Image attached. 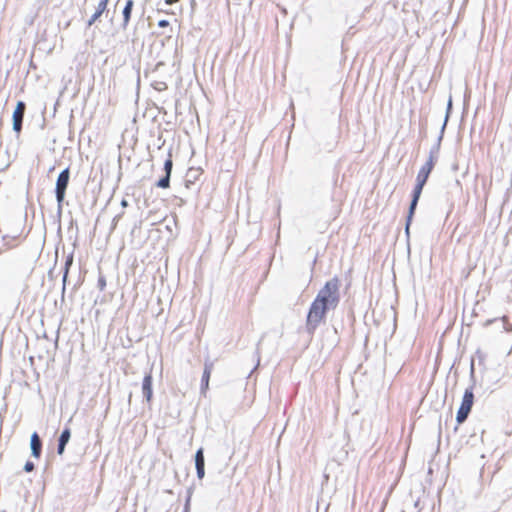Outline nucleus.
Instances as JSON below:
<instances>
[{"mask_svg":"<svg viewBox=\"0 0 512 512\" xmlns=\"http://www.w3.org/2000/svg\"><path fill=\"white\" fill-rule=\"evenodd\" d=\"M434 165H435V159L431 155L429 157V159L427 160V162L420 168V170L418 172V175L416 178V186L413 190V197H412V201H411V204L409 207V212H408L407 221H406V230L407 231L412 222V218L414 216L415 209H416L418 200L421 196L423 187L426 184L428 177L434 168Z\"/></svg>","mask_w":512,"mask_h":512,"instance_id":"nucleus-1","label":"nucleus"},{"mask_svg":"<svg viewBox=\"0 0 512 512\" xmlns=\"http://www.w3.org/2000/svg\"><path fill=\"white\" fill-rule=\"evenodd\" d=\"M339 288L340 280L334 277L324 284L315 298L320 299V302L329 309H335L340 301Z\"/></svg>","mask_w":512,"mask_h":512,"instance_id":"nucleus-2","label":"nucleus"},{"mask_svg":"<svg viewBox=\"0 0 512 512\" xmlns=\"http://www.w3.org/2000/svg\"><path fill=\"white\" fill-rule=\"evenodd\" d=\"M329 310L327 306L320 302V299H314L308 311L306 325L307 328L313 332L319 324L325 319L326 313Z\"/></svg>","mask_w":512,"mask_h":512,"instance_id":"nucleus-3","label":"nucleus"},{"mask_svg":"<svg viewBox=\"0 0 512 512\" xmlns=\"http://www.w3.org/2000/svg\"><path fill=\"white\" fill-rule=\"evenodd\" d=\"M473 403H474L473 390H472V388H468L464 392L461 405L457 411L456 420L459 424L463 423L467 419V417L472 409Z\"/></svg>","mask_w":512,"mask_h":512,"instance_id":"nucleus-4","label":"nucleus"},{"mask_svg":"<svg viewBox=\"0 0 512 512\" xmlns=\"http://www.w3.org/2000/svg\"><path fill=\"white\" fill-rule=\"evenodd\" d=\"M70 179V169L67 167L64 169L57 178L55 194L59 206L63 203L65 198L66 189L68 187Z\"/></svg>","mask_w":512,"mask_h":512,"instance_id":"nucleus-5","label":"nucleus"},{"mask_svg":"<svg viewBox=\"0 0 512 512\" xmlns=\"http://www.w3.org/2000/svg\"><path fill=\"white\" fill-rule=\"evenodd\" d=\"M25 109H26L25 103L23 101H19L16 105L14 112H13V129L17 133H19L22 129V121H23Z\"/></svg>","mask_w":512,"mask_h":512,"instance_id":"nucleus-6","label":"nucleus"},{"mask_svg":"<svg viewBox=\"0 0 512 512\" xmlns=\"http://www.w3.org/2000/svg\"><path fill=\"white\" fill-rule=\"evenodd\" d=\"M109 0H100L97 4V7L95 9V12L92 14L90 19L87 22V25L90 27L92 26L107 10Z\"/></svg>","mask_w":512,"mask_h":512,"instance_id":"nucleus-7","label":"nucleus"},{"mask_svg":"<svg viewBox=\"0 0 512 512\" xmlns=\"http://www.w3.org/2000/svg\"><path fill=\"white\" fill-rule=\"evenodd\" d=\"M195 464H196V470H197V476L199 479H202L205 475V469H204V454L203 449L200 448L195 455Z\"/></svg>","mask_w":512,"mask_h":512,"instance_id":"nucleus-8","label":"nucleus"},{"mask_svg":"<svg viewBox=\"0 0 512 512\" xmlns=\"http://www.w3.org/2000/svg\"><path fill=\"white\" fill-rule=\"evenodd\" d=\"M142 391L143 394L148 402L151 401L152 398V375L151 373H148L144 376L143 382H142Z\"/></svg>","mask_w":512,"mask_h":512,"instance_id":"nucleus-9","label":"nucleus"},{"mask_svg":"<svg viewBox=\"0 0 512 512\" xmlns=\"http://www.w3.org/2000/svg\"><path fill=\"white\" fill-rule=\"evenodd\" d=\"M31 451H32V455L35 457V458H39L40 455H41V451H42V442L39 438V435L34 432L32 435H31Z\"/></svg>","mask_w":512,"mask_h":512,"instance_id":"nucleus-10","label":"nucleus"},{"mask_svg":"<svg viewBox=\"0 0 512 512\" xmlns=\"http://www.w3.org/2000/svg\"><path fill=\"white\" fill-rule=\"evenodd\" d=\"M70 436H71L70 428H65L59 437V443H58V449H57V452L59 455L63 454L65 446L70 439Z\"/></svg>","mask_w":512,"mask_h":512,"instance_id":"nucleus-11","label":"nucleus"},{"mask_svg":"<svg viewBox=\"0 0 512 512\" xmlns=\"http://www.w3.org/2000/svg\"><path fill=\"white\" fill-rule=\"evenodd\" d=\"M134 6V0H126V4L123 9V23L122 26L126 28L130 22L131 19V13Z\"/></svg>","mask_w":512,"mask_h":512,"instance_id":"nucleus-12","label":"nucleus"},{"mask_svg":"<svg viewBox=\"0 0 512 512\" xmlns=\"http://www.w3.org/2000/svg\"><path fill=\"white\" fill-rule=\"evenodd\" d=\"M213 365L211 363L205 364L201 384H202V390L206 391L209 387V380L211 376Z\"/></svg>","mask_w":512,"mask_h":512,"instance_id":"nucleus-13","label":"nucleus"},{"mask_svg":"<svg viewBox=\"0 0 512 512\" xmlns=\"http://www.w3.org/2000/svg\"><path fill=\"white\" fill-rule=\"evenodd\" d=\"M492 185H493L492 177H490L489 179H487V178L483 179L482 188H483L486 196H488L490 194Z\"/></svg>","mask_w":512,"mask_h":512,"instance_id":"nucleus-14","label":"nucleus"},{"mask_svg":"<svg viewBox=\"0 0 512 512\" xmlns=\"http://www.w3.org/2000/svg\"><path fill=\"white\" fill-rule=\"evenodd\" d=\"M172 166H173V161H172V156L170 154L168 159L164 163V169H165L166 175H168V177H170V175H171Z\"/></svg>","mask_w":512,"mask_h":512,"instance_id":"nucleus-15","label":"nucleus"},{"mask_svg":"<svg viewBox=\"0 0 512 512\" xmlns=\"http://www.w3.org/2000/svg\"><path fill=\"white\" fill-rule=\"evenodd\" d=\"M169 185H170V177H168V175H165V177L161 178L157 182V186L160 187V188H163V189L168 188Z\"/></svg>","mask_w":512,"mask_h":512,"instance_id":"nucleus-16","label":"nucleus"},{"mask_svg":"<svg viewBox=\"0 0 512 512\" xmlns=\"http://www.w3.org/2000/svg\"><path fill=\"white\" fill-rule=\"evenodd\" d=\"M72 257H69L65 263V272H64V275H63V281L65 282L66 281V278L68 276V272H69V267L70 265L72 264Z\"/></svg>","mask_w":512,"mask_h":512,"instance_id":"nucleus-17","label":"nucleus"},{"mask_svg":"<svg viewBox=\"0 0 512 512\" xmlns=\"http://www.w3.org/2000/svg\"><path fill=\"white\" fill-rule=\"evenodd\" d=\"M35 466L31 461H27L24 465V470L26 472H32L34 470Z\"/></svg>","mask_w":512,"mask_h":512,"instance_id":"nucleus-18","label":"nucleus"},{"mask_svg":"<svg viewBox=\"0 0 512 512\" xmlns=\"http://www.w3.org/2000/svg\"><path fill=\"white\" fill-rule=\"evenodd\" d=\"M158 26L162 27V28L168 27L169 26V21L168 20H160L158 22Z\"/></svg>","mask_w":512,"mask_h":512,"instance_id":"nucleus-19","label":"nucleus"},{"mask_svg":"<svg viewBox=\"0 0 512 512\" xmlns=\"http://www.w3.org/2000/svg\"><path fill=\"white\" fill-rule=\"evenodd\" d=\"M155 88L159 91L165 90L167 88L166 84L164 82L158 83V86H155Z\"/></svg>","mask_w":512,"mask_h":512,"instance_id":"nucleus-20","label":"nucleus"},{"mask_svg":"<svg viewBox=\"0 0 512 512\" xmlns=\"http://www.w3.org/2000/svg\"><path fill=\"white\" fill-rule=\"evenodd\" d=\"M505 329H506V331H509V332L512 331V325H510V322H507V324L505 325Z\"/></svg>","mask_w":512,"mask_h":512,"instance_id":"nucleus-21","label":"nucleus"},{"mask_svg":"<svg viewBox=\"0 0 512 512\" xmlns=\"http://www.w3.org/2000/svg\"><path fill=\"white\" fill-rule=\"evenodd\" d=\"M179 0H165V3L168 5H172L174 3H177Z\"/></svg>","mask_w":512,"mask_h":512,"instance_id":"nucleus-22","label":"nucleus"},{"mask_svg":"<svg viewBox=\"0 0 512 512\" xmlns=\"http://www.w3.org/2000/svg\"><path fill=\"white\" fill-rule=\"evenodd\" d=\"M501 319H502V322L504 323V325H506L507 322H508V317L507 316H503Z\"/></svg>","mask_w":512,"mask_h":512,"instance_id":"nucleus-23","label":"nucleus"},{"mask_svg":"<svg viewBox=\"0 0 512 512\" xmlns=\"http://www.w3.org/2000/svg\"><path fill=\"white\" fill-rule=\"evenodd\" d=\"M15 245H9L8 248L12 249Z\"/></svg>","mask_w":512,"mask_h":512,"instance_id":"nucleus-24","label":"nucleus"}]
</instances>
